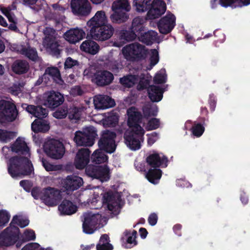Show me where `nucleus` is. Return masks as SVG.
Here are the masks:
<instances>
[{
    "label": "nucleus",
    "mask_w": 250,
    "mask_h": 250,
    "mask_svg": "<svg viewBox=\"0 0 250 250\" xmlns=\"http://www.w3.org/2000/svg\"><path fill=\"white\" fill-rule=\"evenodd\" d=\"M11 151L18 155L11 157L7 162L9 174L14 178L21 177L33 172V165L29 160V148L25 139L19 137L10 146Z\"/></svg>",
    "instance_id": "nucleus-1"
},
{
    "label": "nucleus",
    "mask_w": 250,
    "mask_h": 250,
    "mask_svg": "<svg viewBox=\"0 0 250 250\" xmlns=\"http://www.w3.org/2000/svg\"><path fill=\"white\" fill-rule=\"evenodd\" d=\"M127 116L129 130L125 134V143L130 149L136 150L141 148L144 140L145 131L140 124H144V123L141 112L135 107L127 109Z\"/></svg>",
    "instance_id": "nucleus-2"
},
{
    "label": "nucleus",
    "mask_w": 250,
    "mask_h": 250,
    "mask_svg": "<svg viewBox=\"0 0 250 250\" xmlns=\"http://www.w3.org/2000/svg\"><path fill=\"white\" fill-rule=\"evenodd\" d=\"M86 24L89 28L90 36L95 40L106 41L113 34L114 29L108 23L107 18L104 11H97Z\"/></svg>",
    "instance_id": "nucleus-3"
},
{
    "label": "nucleus",
    "mask_w": 250,
    "mask_h": 250,
    "mask_svg": "<svg viewBox=\"0 0 250 250\" xmlns=\"http://www.w3.org/2000/svg\"><path fill=\"white\" fill-rule=\"evenodd\" d=\"M115 137L116 134L112 131L106 130L103 132L98 142L100 149L95 150L92 155L91 159L93 163L100 164L106 162L107 157L103 152V150L109 153H113L115 150Z\"/></svg>",
    "instance_id": "nucleus-4"
},
{
    "label": "nucleus",
    "mask_w": 250,
    "mask_h": 250,
    "mask_svg": "<svg viewBox=\"0 0 250 250\" xmlns=\"http://www.w3.org/2000/svg\"><path fill=\"white\" fill-rule=\"evenodd\" d=\"M146 162L150 168L145 174L146 178L151 183L157 184L162 176V171L159 167H166L167 159L162 153L154 152L146 158Z\"/></svg>",
    "instance_id": "nucleus-5"
},
{
    "label": "nucleus",
    "mask_w": 250,
    "mask_h": 250,
    "mask_svg": "<svg viewBox=\"0 0 250 250\" xmlns=\"http://www.w3.org/2000/svg\"><path fill=\"white\" fill-rule=\"evenodd\" d=\"M32 195L35 199L41 200L48 206H56L61 198L60 191L51 187L42 189L35 188L32 190Z\"/></svg>",
    "instance_id": "nucleus-6"
},
{
    "label": "nucleus",
    "mask_w": 250,
    "mask_h": 250,
    "mask_svg": "<svg viewBox=\"0 0 250 250\" xmlns=\"http://www.w3.org/2000/svg\"><path fill=\"white\" fill-rule=\"evenodd\" d=\"M147 49L143 44L138 42L132 43L123 47L121 50L123 57L130 62L139 61L145 59Z\"/></svg>",
    "instance_id": "nucleus-7"
},
{
    "label": "nucleus",
    "mask_w": 250,
    "mask_h": 250,
    "mask_svg": "<svg viewBox=\"0 0 250 250\" xmlns=\"http://www.w3.org/2000/svg\"><path fill=\"white\" fill-rule=\"evenodd\" d=\"M83 231L87 234L93 233L98 228L105 224V219L96 211L85 212L83 215Z\"/></svg>",
    "instance_id": "nucleus-8"
},
{
    "label": "nucleus",
    "mask_w": 250,
    "mask_h": 250,
    "mask_svg": "<svg viewBox=\"0 0 250 250\" xmlns=\"http://www.w3.org/2000/svg\"><path fill=\"white\" fill-rule=\"evenodd\" d=\"M131 9L128 0H116L112 5V10L114 13L111 15L110 19L113 22L121 23L128 19L126 12Z\"/></svg>",
    "instance_id": "nucleus-9"
},
{
    "label": "nucleus",
    "mask_w": 250,
    "mask_h": 250,
    "mask_svg": "<svg viewBox=\"0 0 250 250\" xmlns=\"http://www.w3.org/2000/svg\"><path fill=\"white\" fill-rule=\"evenodd\" d=\"M97 136L95 128L89 126L83 128L82 130L76 131L74 140L78 146H91L94 144Z\"/></svg>",
    "instance_id": "nucleus-10"
},
{
    "label": "nucleus",
    "mask_w": 250,
    "mask_h": 250,
    "mask_svg": "<svg viewBox=\"0 0 250 250\" xmlns=\"http://www.w3.org/2000/svg\"><path fill=\"white\" fill-rule=\"evenodd\" d=\"M151 77L147 74L146 76L142 73L128 75L120 79V82L124 86L130 87L138 83L137 89L142 90L145 88L149 84Z\"/></svg>",
    "instance_id": "nucleus-11"
},
{
    "label": "nucleus",
    "mask_w": 250,
    "mask_h": 250,
    "mask_svg": "<svg viewBox=\"0 0 250 250\" xmlns=\"http://www.w3.org/2000/svg\"><path fill=\"white\" fill-rule=\"evenodd\" d=\"M45 37L42 42V45L46 51L53 55L58 56L61 50L60 44L56 38V32L51 28H46L44 30Z\"/></svg>",
    "instance_id": "nucleus-12"
},
{
    "label": "nucleus",
    "mask_w": 250,
    "mask_h": 250,
    "mask_svg": "<svg viewBox=\"0 0 250 250\" xmlns=\"http://www.w3.org/2000/svg\"><path fill=\"white\" fill-rule=\"evenodd\" d=\"M44 150L48 156L54 159L62 158L65 153L63 144L60 141L53 139L45 142Z\"/></svg>",
    "instance_id": "nucleus-13"
},
{
    "label": "nucleus",
    "mask_w": 250,
    "mask_h": 250,
    "mask_svg": "<svg viewBox=\"0 0 250 250\" xmlns=\"http://www.w3.org/2000/svg\"><path fill=\"white\" fill-rule=\"evenodd\" d=\"M18 112L14 104L6 100L0 101V122H12L16 119Z\"/></svg>",
    "instance_id": "nucleus-14"
},
{
    "label": "nucleus",
    "mask_w": 250,
    "mask_h": 250,
    "mask_svg": "<svg viewBox=\"0 0 250 250\" xmlns=\"http://www.w3.org/2000/svg\"><path fill=\"white\" fill-rule=\"evenodd\" d=\"M86 174L89 177L98 179L102 182L109 179V170L105 166L88 165L85 169Z\"/></svg>",
    "instance_id": "nucleus-15"
},
{
    "label": "nucleus",
    "mask_w": 250,
    "mask_h": 250,
    "mask_svg": "<svg viewBox=\"0 0 250 250\" xmlns=\"http://www.w3.org/2000/svg\"><path fill=\"white\" fill-rule=\"evenodd\" d=\"M176 24L175 16L170 12L161 18L158 23V27L161 33L167 34L171 32Z\"/></svg>",
    "instance_id": "nucleus-16"
},
{
    "label": "nucleus",
    "mask_w": 250,
    "mask_h": 250,
    "mask_svg": "<svg viewBox=\"0 0 250 250\" xmlns=\"http://www.w3.org/2000/svg\"><path fill=\"white\" fill-rule=\"evenodd\" d=\"M71 7L75 15L87 16L91 11V6L88 0H71Z\"/></svg>",
    "instance_id": "nucleus-17"
},
{
    "label": "nucleus",
    "mask_w": 250,
    "mask_h": 250,
    "mask_svg": "<svg viewBox=\"0 0 250 250\" xmlns=\"http://www.w3.org/2000/svg\"><path fill=\"white\" fill-rule=\"evenodd\" d=\"M103 202L107 204V208L112 212L116 214L120 211L121 200L117 194L105 193L103 196Z\"/></svg>",
    "instance_id": "nucleus-18"
},
{
    "label": "nucleus",
    "mask_w": 250,
    "mask_h": 250,
    "mask_svg": "<svg viewBox=\"0 0 250 250\" xmlns=\"http://www.w3.org/2000/svg\"><path fill=\"white\" fill-rule=\"evenodd\" d=\"M20 238L11 230H7V228L0 234V250H5L8 247L13 245Z\"/></svg>",
    "instance_id": "nucleus-19"
},
{
    "label": "nucleus",
    "mask_w": 250,
    "mask_h": 250,
    "mask_svg": "<svg viewBox=\"0 0 250 250\" xmlns=\"http://www.w3.org/2000/svg\"><path fill=\"white\" fill-rule=\"evenodd\" d=\"M44 98V105L52 108L58 106L64 101L62 95L59 92L54 91H50L45 93Z\"/></svg>",
    "instance_id": "nucleus-20"
},
{
    "label": "nucleus",
    "mask_w": 250,
    "mask_h": 250,
    "mask_svg": "<svg viewBox=\"0 0 250 250\" xmlns=\"http://www.w3.org/2000/svg\"><path fill=\"white\" fill-rule=\"evenodd\" d=\"M29 220L25 216L21 214L16 215L13 216L10 226L7 228V230H11L14 234L20 236V230L18 226L24 228L29 225Z\"/></svg>",
    "instance_id": "nucleus-21"
},
{
    "label": "nucleus",
    "mask_w": 250,
    "mask_h": 250,
    "mask_svg": "<svg viewBox=\"0 0 250 250\" xmlns=\"http://www.w3.org/2000/svg\"><path fill=\"white\" fill-rule=\"evenodd\" d=\"M151 7L147 14V18L155 19L160 17L166 10V4L162 0H154L152 1Z\"/></svg>",
    "instance_id": "nucleus-22"
},
{
    "label": "nucleus",
    "mask_w": 250,
    "mask_h": 250,
    "mask_svg": "<svg viewBox=\"0 0 250 250\" xmlns=\"http://www.w3.org/2000/svg\"><path fill=\"white\" fill-rule=\"evenodd\" d=\"M93 104L97 109H105L113 107L115 104L114 100L107 96L98 95L94 97Z\"/></svg>",
    "instance_id": "nucleus-23"
},
{
    "label": "nucleus",
    "mask_w": 250,
    "mask_h": 250,
    "mask_svg": "<svg viewBox=\"0 0 250 250\" xmlns=\"http://www.w3.org/2000/svg\"><path fill=\"white\" fill-rule=\"evenodd\" d=\"M85 35L84 31L80 28H72L63 35L64 39L71 44H75L82 40Z\"/></svg>",
    "instance_id": "nucleus-24"
},
{
    "label": "nucleus",
    "mask_w": 250,
    "mask_h": 250,
    "mask_svg": "<svg viewBox=\"0 0 250 250\" xmlns=\"http://www.w3.org/2000/svg\"><path fill=\"white\" fill-rule=\"evenodd\" d=\"M90 151L87 148H82L77 153L74 165L77 169L85 167L89 161Z\"/></svg>",
    "instance_id": "nucleus-25"
},
{
    "label": "nucleus",
    "mask_w": 250,
    "mask_h": 250,
    "mask_svg": "<svg viewBox=\"0 0 250 250\" xmlns=\"http://www.w3.org/2000/svg\"><path fill=\"white\" fill-rule=\"evenodd\" d=\"M83 184L82 178L75 175L68 176L62 182V187L67 191H73L79 188Z\"/></svg>",
    "instance_id": "nucleus-26"
},
{
    "label": "nucleus",
    "mask_w": 250,
    "mask_h": 250,
    "mask_svg": "<svg viewBox=\"0 0 250 250\" xmlns=\"http://www.w3.org/2000/svg\"><path fill=\"white\" fill-rule=\"evenodd\" d=\"M138 35L131 31H127L122 30L120 31L119 36L114 42V46L116 47H120L125 44L127 42L134 40L136 39Z\"/></svg>",
    "instance_id": "nucleus-27"
},
{
    "label": "nucleus",
    "mask_w": 250,
    "mask_h": 250,
    "mask_svg": "<svg viewBox=\"0 0 250 250\" xmlns=\"http://www.w3.org/2000/svg\"><path fill=\"white\" fill-rule=\"evenodd\" d=\"M113 80V74L107 71H99L96 72L92 81L97 85L103 86L110 83Z\"/></svg>",
    "instance_id": "nucleus-28"
},
{
    "label": "nucleus",
    "mask_w": 250,
    "mask_h": 250,
    "mask_svg": "<svg viewBox=\"0 0 250 250\" xmlns=\"http://www.w3.org/2000/svg\"><path fill=\"white\" fill-rule=\"evenodd\" d=\"M87 193L91 195L87 200L88 206L94 208H98L102 205V202L100 201V194H102V191L99 188H95L94 189L86 191Z\"/></svg>",
    "instance_id": "nucleus-29"
},
{
    "label": "nucleus",
    "mask_w": 250,
    "mask_h": 250,
    "mask_svg": "<svg viewBox=\"0 0 250 250\" xmlns=\"http://www.w3.org/2000/svg\"><path fill=\"white\" fill-rule=\"evenodd\" d=\"M165 86H160L156 85H151L147 89L148 95L150 100L153 102L160 101L163 96V93L166 90Z\"/></svg>",
    "instance_id": "nucleus-30"
},
{
    "label": "nucleus",
    "mask_w": 250,
    "mask_h": 250,
    "mask_svg": "<svg viewBox=\"0 0 250 250\" xmlns=\"http://www.w3.org/2000/svg\"><path fill=\"white\" fill-rule=\"evenodd\" d=\"M22 107L27 112L38 118L45 117L47 115V110L40 106H35L24 104H22Z\"/></svg>",
    "instance_id": "nucleus-31"
},
{
    "label": "nucleus",
    "mask_w": 250,
    "mask_h": 250,
    "mask_svg": "<svg viewBox=\"0 0 250 250\" xmlns=\"http://www.w3.org/2000/svg\"><path fill=\"white\" fill-rule=\"evenodd\" d=\"M77 206L69 200H64L59 205L58 209L62 214L70 215L76 212Z\"/></svg>",
    "instance_id": "nucleus-32"
},
{
    "label": "nucleus",
    "mask_w": 250,
    "mask_h": 250,
    "mask_svg": "<svg viewBox=\"0 0 250 250\" xmlns=\"http://www.w3.org/2000/svg\"><path fill=\"white\" fill-rule=\"evenodd\" d=\"M80 49L85 53L95 55L99 52L100 46L93 41L86 40L81 44Z\"/></svg>",
    "instance_id": "nucleus-33"
},
{
    "label": "nucleus",
    "mask_w": 250,
    "mask_h": 250,
    "mask_svg": "<svg viewBox=\"0 0 250 250\" xmlns=\"http://www.w3.org/2000/svg\"><path fill=\"white\" fill-rule=\"evenodd\" d=\"M158 34L154 31L146 32V30L143 32L138 37L139 40L147 45L151 44L153 42L159 41L158 40Z\"/></svg>",
    "instance_id": "nucleus-34"
},
{
    "label": "nucleus",
    "mask_w": 250,
    "mask_h": 250,
    "mask_svg": "<svg viewBox=\"0 0 250 250\" xmlns=\"http://www.w3.org/2000/svg\"><path fill=\"white\" fill-rule=\"evenodd\" d=\"M17 51L32 60H35L38 57L36 50L31 48L27 43L18 45Z\"/></svg>",
    "instance_id": "nucleus-35"
},
{
    "label": "nucleus",
    "mask_w": 250,
    "mask_h": 250,
    "mask_svg": "<svg viewBox=\"0 0 250 250\" xmlns=\"http://www.w3.org/2000/svg\"><path fill=\"white\" fill-rule=\"evenodd\" d=\"M14 9L15 7H13V8L10 7H1L0 8V10L7 17L9 21L11 22L8 28L12 30L15 31L17 29L16 19L12 11Z\"/></svg>",
    "instance_id": "nucleus-36"
},
{
    "label": "nucleus",
    "mask_w": 250,
    "mask_h": 250,
    "mask_svg": "<svg viewBox=\"0 0 250 250\" xmlns=\"http://www.w3.org/2000/svg\"><path fill=\"white\" fill-rule=\"evenodd\" d=\"M31 128L35 132H45L49 130L50 126L47 121L39 119L33 122L31 125Z\"/></svg>",
    "instance_id": "nucleus-37"
},
{
    "label": "nucleus",
    "mask_w": 250,
    "mask_h": 250,
    "mask_svg": "<svg viewBox=\"0 0 250 250\" xmlns=\"http://www.w3.org/2000/svg\"><path fill=\"white\" fill-rule=\"evenodd\" d=\"M119 121V115L117 113L111 112L107 114L104 119L101 122L104 127H112L115 126Z\"/></svg>",
    "instance_id": "nucleus-38"
},
{
    "label": "nucleus",
    "mask_w": 250,
    "mask_h": 250,
    "mask_svg": "<svg viewBox=\"0 0 250 250\" xmlns=\"http://www.w3.org/2000/svg\"><path fill=\"white\" fill-rule=\"evenodd\" d=\"M145 21V19L139 17L133 20L131 29L138 35V37L146 30L144 26Z\"/></svg>",
    "instance_id": "nucleus-39"
},
{
    "label": "nucleus",
    "mask_w": 250,
    "mask_h": 250,
    "mask_svg": "<svg viewBox=\"0 0 250 250\" xmlns=\"http://www.w3.org/2000/svg\"><path fill=\"white\" fill-rule=\"evenodd\" d=\"M250 4V0H220V5L224 7H242Z\"/></svg>",
    "instance_id": "nucleus-40"
},
{
    "label": "nucleus",
    "mask_w": 250,
    "mask_h": 250,
    "mask_svg": "<svg viewBox=\"0 0 250 250\" xmlns=\"http://www.w3.org/2000/svg\"><path fill=\"white\" fill-rule=\"evenodd\" d=\"M47 74L56 83L60 84H62V81L61 77V74L57 67H51L46 68L45 71V76Z\"/></svg>",
    "instance_id": "nucleus-41"
},
{
    "label": "nucleus",
    "mask_w": 250,
    "mask_h": 250,
    "mask_svg": "<svg viewBox=\"0 0 250 250\" xmlns=\"http://www.w3.org/2000/svg\"><path fill=\"white\" fill-rule=\"evenodd\" d=\"M97 250H112L113 246L109 243V237L106 234L101 236L96 246Z\"/></svg>",
    "instance_id": "nucleus-42"
},
{
    "label": "nucleus",
    "mask_w": 250,
    "mask_h": 250,
    "mask_svg": "<svg viewBox=\"0 0 250 250\" xmlns=\"http://www.w3.org/2000/svg\"><path fill=\"white\" fill-rule=\"evenodd\" d=\"M29 68L27 62L22 61H17L12 65L13 71L17 74H22L27 71Z\"/></svg>",
    "instance_id": "nucleus-43"
},
{
    "label": "nucleus",
    "mask_w": 250,
    "mask_h": 250,
    "mask_svg": "<svg viewBox=\"0 0 250 250\" xmlns=\"http://www.w3.org/2000/svg\"><path fill=\"white\" fill-rule=\"evenodd\" d=\"M147 54L148 55L150 62V64L147 67V69L151 70L159 62V52L157 49H153L150 50L149 52L147 51Z\"/></svg>",
    "instance_id": "nucleus-44"
},
{
    "label": "nucleus",
    "mask_w": 250,
    "mask_h": 250,
    "mask_svg": "<svg viewBox=\"0 0 250 250\" xmlns=\"http://www.w3.org/2000/svg\"><path fill=\"white\" fill-rule=\"evenodd\" d=\"M143 112L144 116L145 118H147L156 116L158 112V109L156 105L153 104H148L144 106Z\"/></svg>",
    "instance_id": "nucleus-45"
},
{
    "label": "nucleus",
    "mask_w": 250,
    "mask_h": 250,
    "mask_svg": "<svg viewBox=\"0 0 250 250\" xmlns=\"http://www.w3.org/2000/svg\"><path fill=\"white\" fill-rule=\"evenodd\" d=\"M84 108H78L76 107H71L68 112V117L72 122H76L79 121L82 115Z\"/></svg>",
    "instance_id": "nucleus-46"
},
{
    "label": "nucleus",
    "mask_w": 250,
    "mask_h": 250,
    "mask_svg": "<svg viewBox=\"0 0 250 250\" xmlns=\"http://www.w3.org/2000/svg\"><path fill=\"white\" fill-rule=\"evenodd\" d=\"M137 232L135 230L132 231H126L125 235L127 236V243L125 245V248H131L136 245L137 242L136 241Z\"/></svg>",
    "instance_id": "nucleus-47"
},
{
    "label": "nucleus",
    "mask_w": 250,
    "mask_h": 250,
    "mask_svg": "<svg viewBox=\"0 0 250 250\" xmlns=\"http://www.w3.org/2000/svg\"><path fill=\"white\" fill-rule=\"evenodd\" d=\"M16 136V133L13 132L7 131L0 129V142L7 143Z\"/></svg>",
    "instance_id": "nucleus-48"
},
{
    "label": "nucleus",
    "mask_w": 250,
    "mask_h": 250,
    "mask_svg": "<svg viewBox=\"0 0 250 250\" xmlns=\"http://www.w3.org/2000/svg\"><path fill=\"white\" fill-rule=\"evenodd\" d=\"M42 164L45 169L49 172L59 171L62 168L61 165H53L45 160H42Z\"/></svg>",
    "instance_id": "nucleus-49"
},
{
    "label": "nucleus",
    "mask_w": 250,
    "mask_h": 250,
    "mask_svg": "<svg viewBox=\"0 0 250 250\" xmlns=\"http://www.w3.org/2000/svg\"><path fill=\"white\" fill-rule=\"evenodd\" d=\"M166 71L164 69H161L156 73L154 78V82L157 83H165L166 82Z\"/></svg>",
    "instance_id": "nucleus-50"
},
{
    "label": "nucleus",
    "mask_w": 250,
    "mask_h": 250,
    "mask_svg": "<svg viewBox=\"0 0 250 250\" xmlns=\"http://www.w3.org/2000/svg\"><path fill=\"white\" fill-rule=\"evenodd\" d=\"M205 130L204 127L200 124H195L191 128L192 134L197 137H200Z\"/></svg>",
    "instance_id": "nucleus-51"
},
{
    "label": "nucleus",
    "mask_w": 250,
    "mask_h": 250,
    "mask_svg": "<svg viewBox=\"0 0 250 250\" xmlns=\"http://www.w3.org/2000/svg\"><path fill=\"white\" fill-rule=\"evenodd\" d=\"M68 110L66 107L62 106L57 109L53 114V116L57 119H62L66 117L68 114Z\"/></svg>",
    "instance_id": "nucleus-52"
},
{
    "label": "nucleus",
    "mask_w": 250,
    "mask_h": 250,
    "mask_svg": "<svg viewBox=\"0 0 250 250\" xmlns=\"http://www.w3.org/2000/svg\"><path fill=\"white\" fill-rule=\"evenodd\" d=\"M160 121L157 118H152L149 120L146 126L147 130H153L158 128L160 126Z\"/></svg>",
    "instance_id": "nucleus-53"
},
{
    "label": "nucleus",
    "mask_w": 250,
    "mask_h": 250,
    "mask_svg": "<svg viewBox=\"0 0 250 250\" xmlns=\"http://www.w3.org/2000/svg\"><path fill=\"white\" fill-rule=\"evenodd\" d=\"M9 213L5 210H0V227L4 226L10 219Z\"/></svg>",
    "instance_id": "nucleus-54"
},
{
    "label": "nucleus",
    "mask_w": 250,
    "mask_h": 250,
    "mask_svg": "<svg viewBox=\"0 0 250 250\" xmlns=\"http://www.w3.org/2000/svg\"><path fill=\"white\" fill-rule=\"evenodd\" d=\"M79 65V62L77 60L72 59L71 57L66 58L64 62V68H71L73 66Z\"/></svg>",
    "instance_id": "nucleus-55"
},
{
    "label": "nucleus",
    "mask_w": 250,
    "mask_h": 250,
    "mask_svg": "<svg viewBox=\"0 0 250 250\" xmlns=\"http://www.w3.org/2000/svg\"><path fill=\"white\" fill-rule=\"evenodd\" d=\"M22 237L26 241L33 240L35 239L36 235L33 230L27 229L24 232Z\"/></svg>",
    "instance_id": "nucleus-56"
},
{
    "label": "nucleus",
    "mask_w": 250,
    "mask_h": 250,
    "mask_svg": "<svg viewBox=\"0 0 250 250\" xmlns=\"http://www.w3.org/2000/svg\"><path fill=\"white\" fill-rule=\"evenodd\" d=\"M158 139L159 134L155 132L147 134V143L148 145H152Z\"/></svg>",
    "instance_id": "nucleus-57"
},
{
    "label": "nucleus",
    "mask_w": 250,
    "mask_h": 250,
    "mask_svg": "<svg viewBox=\"0 0 250 250\" xmlns=\"http://www.w3.org/2000/svg\"><path fill=\"white\" fill-rule=\"evenodd\" d=\"M96 73H95V69L94 67L90 66L87 68L85 69L83 72V74L85 76H87L88 77L91 78V80L92 81V79L95 78V75Z\"/></svg>",
    "instance_id": "nucleus-58"
},
{
    "label": "nucleus",
    "mask_w": 250,
    "mask_h": 250,
    "mask_svg": "<svg viewBox=\"0 0 250 250\" xmlns=\"http://www.w3.org/2000/svg\"><path fill=\"white\" fill-rule=\"evenodd\" d=\"M40 245L37 243H30L26 245L21 250H38Z\"/></svg>",
    "instance_id": "nucleus-59"
},
{
    "label": "nucleus",
    "mask_w": 250,
    "mask_h": 250,
    "mask_svg": "<svg viewBox=\"0 0 250 250\" xmlns=\"http://www.w3.org/2000/svg\"><path fill=\"white\" fill-rule=\"evenodd\" d=\"M158 221V216L155 213H153L149 215L148 218V222L150 225L153 226H155Z\"/></svg>",
    "instance_id": "nucleus-60"
},
{
    "label": "nucleus",
    "mask_w": 250,
    "mask_h": 250,
    "mask_svg": "<svg viewBox=\"0 0 250 250\" xmlns=\"http://www.w3.org/2000/svg\"><path fill=\"white\" fill-rule=\"evenodd\" d=\"M70 93L73 96H79L82 95L83 91L80 86H75L71 89Z\"/></svg>",
    "instance_id": "nucleus-61"
},
{
    "label": "nucleus",
    "mask_w": 250,
    "mask_h": 250,
    "mask_svg": "<svg viewBox=\"0 0 250 250\" xmlns=\"http://www.w3.org/2000/svg\"><path fill=\"white\" fill-rule=\"evenodd\" d=\"M136 169L139 171H145L146 164L144 162H136L135 163Z\"/></svg>",
    "instance_id": "nucleus-62"
},
{
    "label": "nucleus",
    "mask_w": 250,
    "mask_h": 250,
    "mask_svg": "<svg viewBox=\"0 0 250 250\" xmlns=\"http://www.w3.org/2000/svg\"><path fill=\"white\" fill-rule=\"evenodd\" d=\"M176 185L181 187L188 188L190 187L191 185L188 181H186L184 179H179L176 181Z\"/></svg>",
    "instance_id": "nucleus-63"
},
{
    "label": "nucleus",
    "mask_w": 250,
    "mask_h": 250,
    "mask_svg": "<svg viewBox=\"0 0 250 250\" xmlns=\"http://www.w3.org/2000/svg\"><path fill=\"white\" fill-rule=\"evenodd\" d=\"M10 91L14 95H18L21 92V87L19 85L15 84L10 88Z\"/></svg>",
    "instance_id": "nucleus-64"
}]
</instances>
